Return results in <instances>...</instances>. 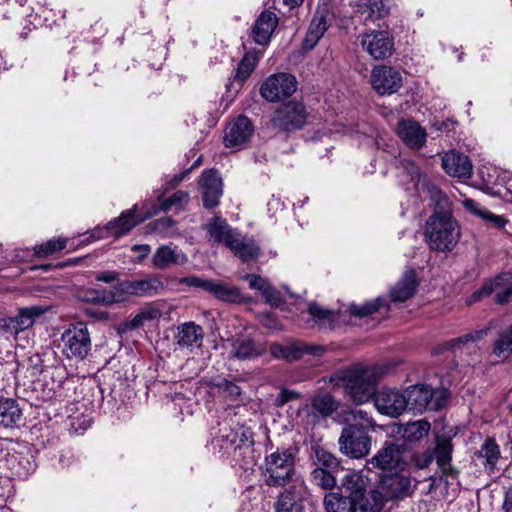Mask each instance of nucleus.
Wrapping results in <instances>:
<instances>
[{
	"instance_id": "nucleus-1",
	"label": "nucleus",
	"mask_w": 512,
	"mask_h": 512,
	"mask_svg": "<svg viewBox=\"0 0 512 512\" xmlns=\"http://www.w3.org/2000/svg\"><path fill=\"white\" fill-rule=\"evenodd\" d=\"M347 425L342 429L338 443L340 451L350 458L365 457L371 449L370 430L375 428V422L362 409H352L346 412Z\"/></svg>"
},
{
	"instance_id": "nucleus-2",
	"label": "nucleus",
	"mask_w": 512,
	"mask_h": 512,
	"mask_svg": "<svg viewBox=\"0 0 512 512\" xmlns=\"http://www.w3.org/2000/svg\"><path fill=\"white\" fill-rule=\"evenodd\" d=\"M383 374L384 370L378 366H355L338 372L331 382L341 384L350 399L361 405L374 398L375 387Z\"/></svg>"
},
{
	"instance_id": "nucleus-3",
	"label": "nucleus",
	"mask_w": 512,
	"mask_h": 512,
	"mask_svg": "<svg viewBox=\"0 0 512 512\" xmlns=\"http://www.w3.org/2000/svg\"><path fill=\"white\" fill-rule=\"evenodd\" d=\"M424 236L430 249L450 252L459 242L461 230L449 211H435L426 221Z\"/></svg>"
},
{
	"instance_id": "nucleus-4",
	"label": "nucleus",
	"mask_w": 512,
	"mask_h": 512,
	"mask_svg": "<svg viewBox=\"0 0 512 512\" xmlns=\"http://www.w3.org/2000/svg\"><path fill=\"white\" fill-rule=\"evenodd\" d=\"M294 473L295 456L290 449H278L265 457L262 476L268 486H285Z\"/></svg>"
},
{
	"instance_id": "nucleus-5",
	"label": "nucleus",
	"mask_w": 512,
	"mask_h": 512,
	"mask_svg": "<svg viewBox=\"0 0 512 512\" xmlns=\"http://www.w3.org/2000/svg\"><path fill=\"white\" fill-rule=\"evenodd\" d=\"M253 432L244 425H237L234 428H223L219 434L212 439L214 449L219 452L237 458L242 451H251L253 446Z\"/></svg>"
},
{
	"instance_id": "nucleus-6",
	"label": "nucleus",
	"mask_w": 512,
	"mask_h": 512,
	"mask_svg": "<svg viewBox=\"0 0 512 512\" xmlns=\"http://www.w3.org/2000/svg\"><path fill=\"white\" fill-rule=\"evenodd\" d=\"M404 395L407 408L420 413L425 410L437 411L443 408L449 398L448 390L432 389L424 384L410 386Z\"/></svg>"
},
{
	"instance_id": "nucleus-7",
	"label": "nucleus",
	"mask_w": 512,
	"mask_h": 512,
	"mask_svg": "<svg viewBox=\"0 0 512 512\" xmlns=\"http://www.w3.org/2000/svg\"><path fill=\"white\" fill-rule=\"evenodd\" d=\"M62 352L68 359L84 360L92 348L88 327L83 322L71 324L61 335Z\"/></svg>"
},
{
	"instance_id": "nucleus-8",
	"label": "nucleus",
	"mask_w": 512,
	"mask_h": 512,
	"mask_svg": "<svg viewBox=\"0 0 512 512\" xmlns=\"http://www.w3.org/2000/svg\"><path fill=\"white\" fill-rule=\"evenodd\" d=\"M48 307L39 305L20 308L15 316L0 318V334L6 337L17 335L32 328L47 312Z\"/></svg>"
},
{
	"instance_id": "nucleus-9",
	"label": "nucleus",
	"mask_w": 512,
	"mask_h": 512,
	"mask_svg": "<svg viewBox=\"0 0 512 512\" xmlns=\"http://www.w3.org/2000/svg\"><path fill=\"white\" fill-rule=\"evenodd\" d=\"M400 169L402 170L401 181L404 185L407 184L404 180L407 177L413 183V188L418 195L427 194L432 200H436L437 205L443 209L448 205V198L437 186L421 175L419 167L414 162L403 159L400 161Z\"/></svg>"
},
{
	"instance_id": "nucleus-10",
	"label": "nucleus",
	"mask_w": 512,
	"mask_h": 512,
	"mask_svg": "<svg viewBox=\"0 0 512 512\" xmlns=\"http://www.w3.org/2000/svg\"><path fill=\"white\" fill-rule=\"evenodd\" d=\"M308 118L303 103L298 101H289L281 105L275 112L271 119L273 127L291 132L303 128Z\"/></svg>"
},
{
	"instance_id": "nucleus-11",
	"label": "nucleus",
	"mask_w": 512,
	"mask_h": 512,
	"mask_svg": "<svg viewBox=\"0 0 512 512\" xmlns=\"http://www.w3.org/2000/svg\"><path fill=\"white\" fill-rule=\"evenodd\" d=\"M495 292V301L504 305L512 301V274L509 272L501 273L495 278L485 282L483 286L475 291L467 300V304L471 305L484 297Z\"/></svg>"
},
{
	"instance_id": "nucleus-12",
	"label": "nucleus",
	"mask_w": 512,
	"mask_h": 512,
	"mask_svg": "<svg viewBox=\"0 0 512 512\" xmlns=\"http://www.w3.org/2000/svg\"><path fill=\"white\" fill-rule=\"evenodd\" d=\"M362 48L375 60H384L394 53V37L386 30H368L361 34Z\"/></svg>"
},
{
	"instance_id": "nucleus-13",
	"label": "nucleus",
	"mask_w": 512,
	"mask_h": 512,
	"mask_svg": "<svg viewBox=\"0 0 512 512\" xmlns=\"http://www.w3.org/2000/svg\"><path fill=\"white\" fill-rule=\"evenodd\" d=\"M297 89L296 78L289 73L270 75L261 85L260 94L269 102L290 97Z\"/></svg>"
},
{
	"instance_id": "nucleus-14",
	"label": "nucleus",
	"mask_w": 512,
	"mask_h": 512,
	"mask_svg": "<svg viewBox=\"0 0 512 512\" xmlns=\"http://www.w3.org/2000/svg\"><path fill=\"white\" fill-rule=\"evenodd\" d=\"M405 446L398 443H385V445L369 460L368 466L383 471H401L406 466L404 460Z\"/></svg>"
},
{
	"instance_id": "nucleus-15",
	"label": "nucleus",
	"mask_w": 512,
	"mask_h": 512,
	"mask_svg": "<svg viewBox=\"0 0 512 512\" xmlns=\"http://www.w3.org/2000/svg\"><path fill=\"white\" fill-rule=\"evenodd\" d=\"M254 133V126L251 120L240 115L231 120L225 127L223 143L226 148H241L246 144Z\"/></svg>"
},
{
	"instance_id": "nucleus-16",
	"label": "nucleus",
	"mask_w": 512,
	"mask_h": 512,
	"mask_svg": "<svg viewBox=\"0 0 512 512\" xmlns=\"http://www.w3.org/2000/svg\"><path fill=\"white\" fill-rule=\"evenodd\" d=\"M376 409L384 415L398 417L407 409L404 392L392 388H382L374 395Z\"/></svg>"
},
{
	"instance_id": "nucleus-17",
	"label": "nucleus",
	"mask_w": 512,
	"mask_h": 512,
	"mask_svg": "<svg viewBox=\"0 0 512 512\" xmlns=\"http://www.w3.org/2000/svg\"><path fill=\"white\" fill-rule=\"evenodd\" d=\"M411 479L396 472L392 475L383 477L378 492L382 497V503L389 500H397L408 497L411 494Z\"/></svg>"
},
{
	"instance_id": "nucleus-18",
	"label": "nucleus",
	"mask_w": 512,
	"mask_h": 512,
	"mask_svg": "<svg viewBox=\"0 0 512 512\" xmlns=\"http://www.w3.org/2000/svg\"><path fill=\"white\" fill-rule=\"evenodd\" d=\"M371 84L379 95H391L401 88L402 76L392 67H375L371 73Z\"/></svg>"
},
{
	"instance_id": "nucleus-19",
	"label": "nucleus",
	"mask_w": 512,
	"mask_h": 512,
	"mask_svg": "<svg viewBox=\"0 0 512 512\" xmlns=\"http://www.w3.org/2000/svg\"><path fill=\"white\" fill-rule=\"evenodd\" d=\"M199 185L204 207L214 208L218 206L223 194V183L217 171L213 169L203 171Z\"/></svg>"
},
{
	"instance_id": "nucleus-20",
	"label": "nucleus",
	"mask_w": 512,
	"mask_h": 512,
	"mask_svg": "<svg viewBox=\"0 0 512 512\" xmlns=\"http://www.w3.org/2000/svg\"><path fill=\"white\" fill-rule=\"evenodd\" d=\"M271 354L278 359L292 362L300 359L303 355L321 356L325 352L323 346L310 345L304 342L292 343L289 345L274 344L271 346Z\"/></svg>"
},
{
	"instance_id": "nucleus-21",
	"label": "nucleus",
	"mask_w": 512,
	"mask_h": 512,
	"mask_svg": "<svg viewBox=\"0 0 512 512\" xmlns=\"http://www.w3.org/2000/svg\"><path fill=\"white\" fill-rule=\"evenodd\" d=\"M36 4L42 11L40 14L37 12L33 20H29L34 28L43 25L51 27L58 19L64 18L63 0H36Z\"/></svg>"
},
{
	"instance_id": "nucleus-22",
	"label": "nucleus",
	"mask_w": 512,
	"mask_h": 512,
	"mask_svg": "<svg viewBox=\"0 0 512 512\" xmlns=\"http://www.w3.org/2000/svg\"><path fill=\"white\" fill-rule=\"evenodd\" d=\"M204 331L193 321L185 322L177 327L175 342L181 349L193 351L202 346Z\"/></svg>"
},
{
	"instance_id": "nucleus-23",
	"label": "nucleus",
	"mask_w": 512,
	"mask_h": 512,
	"mask_svg": "<svg viewBox=\"0 0 512 512\" xmlns=\"http://www.w3.org/2000/svg\"><path fill=\"white\" fill-rule=\"evenodd\" d=\"M442 167L452 177L470 178L472 175L473 166L469 157L454 150L443 156Z\"/></svg>"
},
{
	"instance_id": "nucleus-24",
	"label": "nucleus",
	"mask_w": 512,
	"mask_h": 512,
	"mask_svg": "<svg viewBox=\"0 0 512 512\" xmlns=\"http://www.w3.org/2000/svg\"><path fill=\"white\" fill-rule=\"evenodd\" d=\"M277 25V15L270 10H264L252 26L251 36L253 40L259 45L268 44Z\"/></svg>"
},
{
	"instance_id": "nucleus-25",
	"label": "nucleus",
	"mask_w": 512,
	"mask_h": 512,
	"mask_svg": "<svg viewBox=\"0 0 512 512\" xmlns=\"http://www.w3.org/2000/svg\"><path fill=\"white\" fill-rule=\"evenodd\" d=\"M331 25L330 13L326 10H317L308 27L307 33L303 40V46L306 50L313 49L324 33Z\"/></svg>"
},
{
	"instance_id": "nucleus-26",
	"label": "nucleus",
	"mask_w": 512,
	"mask_h": 512,
	"mask_svg": "<svg viewBox=\"0 0 512 512\" xmlns=\"http://www.w3.org/2000/svg\"><path fill=\"white\" fill-rule=\"evenodd\" d=\"M397 134L412 149H420L426 143V130L413 120L400 121L397 127Z\"/></svg>"
},
{
	"instance_id": "nucleus-27",
	"label": "nucleus",
	"mask_w": 512,
	"mask_h": 512,
	"mask_svg": "<svg viewBox=\"0 0 512 512\" xmlns=\"http://www.w3.org/2000/svg\"><path fill=\"white\" fill-rule=\"evenodd\" d=\"M473 459L482 465L488 473H494L501 459L500 447L494 438L488 437L475 451Z\"/></svg>"
},
{
	"instance_id": "nucleus-28",
	"label": "nucleus",
	"mask_w": 512,
	"mask_h": 512,
	"mask_svg": "<svg viewBox=\"0 0 512 512\" xmlns=\"http://www.w3.org/2000/svg\"><path fill=\"white\" fill-rule=\"evenodd\" d=\"M226 247H228L234 255L239 257L242 261L255 259L260 252L259 247L252 238L243 236L237 231L230 236Z\"/></svg>"
},
{
	"instance_id": "nucleus-29",
	"label": "nucleus",
	"mask_w": 512,
	"mask_h": 512,
	"mask_svg": "<svg viewBox=\"0 0 512 512\" xmlns=\"http://www.w3.org/2000/svg\"><path fill=\"white\" fill-rule=\"evenodd\" d=\"M226 247H228L234 255L239 257L242 261L255 259L260 252L259 247L252 238L243 236L237 231L230 236Z\"/></svg>"
},
{
	"instance_id": "nucleus-30",
	"label": "nucleus",
	"mask_w": 512,
	"mask_h": 512,
	"mask_svg": "<svg viewBox=\"0 0 512 512\" xmlns=\"http://www.w3.org/2000/svg\"><path fill=\"white\" fill-rule=\"evenodd\" d=\"M186 262L187 256L172 245L160 246L152 257V265L157 269H165L171 265H182Z\"/></svg>"
},
{
	"instance_id": "nucleus-31",
	"label": "nucleus",
	"mask_w": 512,
	"mask_h": 512,
	"mask_svg": "<svg viewBox=\"0 0 512 512\" xmlns=\"http://www.w3.org/2000/svg\"><path fill=\"white\" fill-rule=\"evenodd\" d=\"M418 287V279L415 270L408 269L401 279L391 289L390 297L394 302H404L411 298Z\"/></svg>"
},
{
	"instance_id": "nucleus-32",
	"label": "nucleus",
	"mask_w": 512,
	"mask_h": 512,
	"mask_svg": "<svg viewBox=\"0 0 512 512\" xmlns=\"http://www.w3.org/2000/svg\"><path fill=\"white\" fill-rule=\"evenodd\" d=\"M5 465L10 470L11 476L18 479H27L36 469L34 461L20 453H9Z\"/></svg>"
},
{
	"instance_id": "nucleus-33",
	"label": "nucleus",
	"mask_w": 512,
	"mask_h": 512,
	"mask_svg": "<svg viewBox=\"0 0 512 512\" xmlns=\"http://www.w3.org/2000/svg\"><path fill=\"white\" fill-rule=\"evenodd\" d=\"M135 208L123 212L117 219L111 221L106 226L105 230L108 235L116 238L131 231L137 224H139L143 218L137 217L135 214Z\"/></svg>"
},
{
	"instance_id": "nucleus-34",
	"label": "nucleus",
	"mask_w": 512,
	"mask_h": 512,
	"mask_svg": "<svg viewBox=\"0 0 512 512\" xmlns=\"http://www.w3.org/2000/svg\"><path fill=\"white\" fill-rule=\"evenodd\" d=\"M368 478L359 471L347 473L341 482L340 491L350 498L358 499L366 495Z\"/></svg>"
},
{
	"instance_id": "nucleus-35",
	"label": "nucleus",
	"mask_w": 512,
	"mask_h": 512,
	"mask_svg": "<svg viewBox=\"0 0 512 512\" xmlns=\"http://www.w3.org/2000/svg\"><path fill=\"white\" fill-rule=\"evenodd\" d=\"M244 279L248 281L249 287L253 290L259 291L266 299V302L271 306L278 307L280 305L281 299L279 292L268 282L267 279L255 274H247Z\"/></svg>"
},
{
	"instance_id": "nucleus-36",
	"label": "nucleus",
	"mask_w": 512,
	"mask_h": 512,
	"mask_svg": "<svg viewBox=\"0 0 512 512\" xmlns=\"http://www.w3.org/2000/svg\"><path fill=\"white\" fill-rule=\"evenodd\" d=\"M22 418V410L17 400L13 398H0V425L12 428Z\"/></svg>"
},
{
	"instance_id": "nucleus-37",
	"label": "nucleus",
	"mask_w": 512,
	"mask_h": 512,
	"mask_svg": "<svg viewBox=\"0 0 512 512\" xmlns=\"http://www.w3.org/2000/svg\"><path fill=\"white\" fill-rule=\"evenodd\" d=\"M356 6L357 12L365 21L374 22L383 19L389 13V9L383 0H358Z\"/></svg>"
},
{
	"instance_id": "nucleus-38",
	"label": "nucleus",
	"mask_w": 512,
	"mask_h": 512,
	"mask_svg": "<svg viewBox=\"0 0 512 512\" xmlns=\"http://www.w3.org/2000/svg\"><path fill=\"white\" fill-rule=\"evenodd\" d=\"M262 353L263 349L248 337H238L231 340V354L237 359L245 360L257 357Z\"/></svg>"
},
{
	"instance_id": "nucleus-39",
	"label": "nucleus",
	"mask_w": 512,
	"mask_h": 512,
	"mask_svg": "<svg viewBox=\"0 0 512 512\" xmlns=\"http://www.w3.org/2000/svg\"><path fill=\"white\" fill-rule=\"evenodd\" d=\"M205 291L211 293L217 299L224 302L236 303L241 300L240 290L237 287L228 285L223 281L208 280V283H206Z\"/></svg>"
},
{
	"instance_id": "nucleus-40",
	"label": "nucleus",
	"mask_w": 512,
	"mask_h": 512,
	"mask_svg": "<svg viewBox=\"0 0 512 512\" xmlns=\"http://www.w3.org/2000/svg\"><path fill=\"white\" fill-rule=\"evenodd\" d=\"M492 355L504 361L512 355V324L498 332L492 345Z\"/></svg>"
},
{
	"instance_id": "nucleus-41",
	"label": "nucleus",
	"mask_w": 512,
	"mask_h": 512,
	"mask_svg": "<svg viewBox=\"0 0 512 512\" xmlns=\"http://www.w3.org/2000/svg\"><path fill=\"white\" fill-rule=\"evenodd\" d=\"M206 230L210 238L216 243L225 245L236 230L232 229L227 221L221 217H213L207 224Z\"/></svg>"
},
{
	"instance_id": "nucleus-42",
	"label": "nucleus",
	"mask_w": 512,
	"mask_h": 512,
	"mask_svg": "<svg viewBox=\"0 0 512 512\" xmlns=\"http://www.w3.org/2000/svg\"><path fill=\"white\" fill-rule=\"evenodd\" d=\"M134 296V289L132 280H125L115 284L109 293H105L102 297L97 296L93 298L94 301H102L104 303L122 302Z\"/></svg>"
},
{
	"instance_id": "nucleus-43",
	"label": "nucleus",
	"mask_w": 512,
	"mask_h": 512,
	"mask_svg": "<svg viewBox=\"0 0 512 512\" xmlns=\"http://www.w3.org/2000/svg\"><path fill=\"white\" fill-rule=\"evenodd\" d=\"M134 296H154L164 290L162 281L157 276H148L143 279L132 280Z\"/></svg>"
},
{
	"instance_id": "nucleus-44",
	"label": "nucleus",
	"mask_w": 512,
	"mask_h": 512,
	"mask_svg": "<svg viewBox=\"0 0 512 512\" xmlns=\"http://www.w3.org/2000/svg\"><path fill=\"white\" fill-rule=\"evenodd\" d=\"M354 498L348 497L341 491L329 493L324 498L326 512H352Z\"/></svg>"
},
{
	"instance_id": "nucleus-45",
	"label": "nucleus",
	"mask_w": 512,
	"mask_h": 512,
	"mask_svg": "<svg viewBox=\"0 0 512 512\" xmlns=\"http://www.w3.org/2000/svg\"><path fill=\"white\" fill-rule=\"evenodd\" d=\"M353 500L355 505L352 512H380L383 507L381 495L374 490Z\"/></svg>"
},
{
	"instance_id": "nucleus-46",
	"label": "nucleus",
	"mask_w": 512,
	"mask_h": 512,
	"mask_svg": "<svg viewBox=\"0 0 512 512\" xmlns=\"http://www.w3.org/2000/svg\"><path fill=\"white\" fill-rule=\"evenodd\" d=\"M431 425L426 420L409 422L402 430L403 438L408 442H417L428 435Z\"/></svg>"
},
{
	"instance_id": "nucleus-47",
	"label": "nucleus",
	"mask_w": 512,
	"mask_h": 512,
	"mask_svg": "<svg viewBox=\"0 0 512 512\" xmlns=\"http://www.w3.org/2000/svg\"><path fill=\"white\" fill-rule=\"evenodd\" d=\"M276 512H302V505L292 491H284L276 502Z\"/></svg>"
},
{
	"instance_id": "nucleus-48",
	"label": "nucleus",
	"mask_w": 512,
	"mask_h": 512,
	"mask_svg": "<svg viewBox=\"0 0 512 512\" xmlns=\"http://www.w3.org/2000/svg\"><path fill=\"white\" fill-rule=\"evenodd\" d=\"M336 472L337 471L334 470L316 467L311 472V480L315 485L323 489H332L336 485V477L334 475Z\"/></svg>"
},
{
	"instance_id": "nucleus-49",
	"label": "nucleus",
	"mask_w": 512,
	"mask_h": 512,
	"mask_svg": "<svg viewBox=\"0 0 512 512\" xmlns=\"http://www.w3.org/2000/svg\"><path fill=\"white\" fill-rule=\"evenodd\" d=\"M311 405L312 409L323 417L330 416L337 409L336 401L328 394L315 396Z\"/></svg>"
},
{
	"instance_id": "nucleus-50",
	"label": "nucleus",
	"mask_w": 512,
	"mask_h": 512,
	"mask_svg": "<svg viewBox=\"0 0 512 512\" xmlns=\"http://www.w3.org/2000/svg\"><path fill=\"white\" fill-rule=\"evenodd\" d=\"M259 57L260 54L258 52L246 53L238 65L236 79L241 81L246 80L253 72Z\"/></svg>"
},
{
	"instance_id": "nucleus-51",
	"label": "nucleus",
	"mask_w": 512,
	"mask_h": 512,
	"mask_svg": "<svg viewBox=\"0 0 512 512\" xmlns=\"http://www.w3.org/2000/svg\"><path fill=\"white\" fill-rule=\"evenodd\" d=\"M434 458L441 470L446 473L450 469V461L452 454V447L449 441H441L437 443L435 448Z\"/></svg>"
},
{
	"instance_id": "nucleus-52",
	"label": "nucleus",
	"mask_w": 512,
	"mask_h": 512,
	"mask_svg": "<svg viewBox=\"0 0 512 512\" xmlns=\"http://www.w3.org/2000/svg\"><path fill=\"white\" fill-rule=\"evenodd\" d=\"M385 304V299L378 297L375 300L368 301L362 305L352 304L349 307L351 314L357 317H365L378 311Z\"/></svg>"
},
{
	"instance_id": "nucleus-53",
	"label": "nucleus",
	"mask_w": 512,
	"mask_h": 512,
	"mask_svg": "<svg viewBox=\"0 0 512 512\" xmlns=\"http://www.w3.org/2000/svg\"><path fill=\"white\" fill-rule=\"evenodd\" d=\"M66 244V238L50 239L45 243L36 245L34 252L38 257H46L57 251L63 250L66 247Z\"/></svg>"
},
{
	"instance_id": "nucleus-54",
	"label": "nucleus",
	"mask_w": 512,
	"mask_h": 512,
	"mask_svg": "<svg viewBox=\"0 0 512 512\" xmlns=\"http://www.w3.org/2000/svg\"><path fill=\"white\" fill-rule=\"evenodd\" d=\"M315 458L316 464L318 465L317 468H325L338 471L340 467L338 459L323 448L315 449Z\"/></svg>"
},
{
	"instance_id": "nucleus-55",
	"label": "nucleus",
	"mask_w": 512,
	"mask_h": 512,
	"mask_svg": "<svg viewBox=\"0 0 512 512\" xmlns=\"http://www.w3.org/2000/svg\"><path fill=\"white\" fill-rule=\"evenodd\" d=\"M162 316V311L155 306L143 308L131 321L130 327L137 328L142 326L146 321L156 320Z\"/></svg>"
},
{
	"instance_id": "nucleus-56",
	"label": "nucleus",
	"mask_w": 512,
	"mask_h": 512,
	"mask_svg": "<svg viewBox=\"0 0 512 512\" xmlns=\"http://www.w3.org/2000/svg\"><path fill=\"white\" fill-rule=\"evenodd\" d=\"M486 334V330H476L458 338L452 339L447 343L448 348L455 350L467 345L468 343H474L481 340Z\"/></svg>"
},
{
	"instance_id": "nucleus-57",
	"label": "nucleus",
	"mask_w": 512,
	"mask_h": 512,
	"mask_svg": "<svg viewBox=\"0 0 512 512\" xmlns=\"http://www.w3.org/2000/svg\"><path fill=\"white\" fill-rule=\"evenodd\" d=\"M308 312L320 324H330L334 320V313L331 310L324 309L314 302L309 304Z\"/></svg>"
},
{
	"instance_id": "nucleus-58",
	"label": "nucleus",
	"mask_w": 512,
	"mask_h": 512,
	"mask_svg": "<svg viewBox=\"0 0 512 512\" xmlns=\"http://www.w3.org/2000/svg\"><path fill=\"white\" fill-rule=\"evenodd\" d=\"M189 194L185 191H177L169 198L165 199L161 204V209L164 211L182 208L183 204L187 203Z\"/></svg>"
},
{
	"instance_id": "nucleus-59",
	"label": "nucleus",
	"mask_w": 512,
	"mask_h": 512,
	"mask_svg": "<svg viewBox=\"0 0 512 512\" xmlns=\"http://www.w3.org/2000/svg\"><path fill=\"white\" fill-rule=\"evenodd\" d=\"M215 386L226 397H229L232 400H236L240 396V394H241L240 387L238 385H236L235 383H233V382H231V381H229V380H227L225 378L219 379L215 383Z\"/></svg>"
},
{
	"instance_id": "nucleus-60",
	"label": "nucleus",
	"mask_w": 512,
	"mask_h": 512,
	"mask_svg": "<svg viewBox=\"0 0 512 512\" xmlns=\"http://www.w3.org/2000/svg\"><path fill=\"white\" fill-rule=\"evenodd\" d=\"M154 229L164 237H172L176 232V222L168 217L160 218L155 221Z\"/></svg>"
},
{
	"instance_id": "nucleus-61",
	"label": "nucleus",
	"mask_w": 512,
	"mask_h": 512,
	"mask_svg": "<svg viewBox=\"0 0 512 512\" xmlns=\"http://www.w3.org/2000/svg\"><path fill=\"white\" fill-rule=\"evenodd\" d=\"M301 394L289 389H282L276 398V405L279 407L284 406L286 403L298 399Z\"/></svg>"
},
{
	"instance_id": "nucleus-62",
	"label": "nucleus",
	"mask_w": 512,
	"mask_h": 512,
	"mask_svg": "<svg viewBox=\"0 0 512 512\" xmlns=\"http://www.w3.org/2000/svg\"><path fill=\"white\" fill-rule=\"evenodd\" d=\"M478 174L482 178L483 182L486 185H494L497 184L500 178V174L496 175V170L493 169V173L490 172L488 167H481L478 170Z\"/></svg>"
},
{
	"instance_id": "nucleus-63",
	"label": "nucleus",
	"mask_w": 512,
	"mask_h": 512,
	"mask_svg": "<svg viewBox=\"0 0 512 512\" xmlns=\"http://www.w3.org/2000/svg\"><path fill=\"white\" fill-rule=\"evenodd\" d=\"M482 218L487 220L488 222L492 223L493 226H495L496 228H499V229L503 228L507 223V221L504 217L495 215L488 210L483 212Z\"/></svg>"
},
{
	"instance_id": "nucleus-64",
	"label": "nucleus",
	"mask_w": 512,
	"mask_h": 512,
	"mask_svg": "<svg viewBox=\"0 0 512 512\" xmlns=\"http://www.w3.org/2000/svg\"><path fill=\"white\" fill-rule=\"evenodd\" d=\"M180 283L185 284L187 286L200 287L206 290V283H208V280L196 276H189L182 278L180 280Z\"/></svg>"
}]
</instances>
